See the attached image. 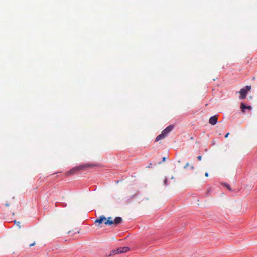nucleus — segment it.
Here are the masks:
<instances>
[{"label": "nucleus", "instance_id": "18", "mask_svg": "<svg viewBox=\"0 0 257 257\" xmlns=\"http://www.w3.org/2000/svg\"><path fill=\"white\" fill-rule=\"evenodd\" d=\"M165 159H166L165 157H163V159H162L163 161H165Z\"/></svg>", "mask_w": 257, "mask_h": 257}, {"label": "nucleus", "instance_id": "8", "mask_svg": "<svg viewBox=\"0 0 257 257\" xmlns=\"http://www.w3.org/2000/svg\"><path fill=\"white\" fill-rule=\"evenodd\" d=\"M247 106L244 104V103H241L240 105V108L243 112H244V110L246 109Z\"/></svg>", "mask_w": 257, "mask_h": 257}, {"label": "nucleus", "instance_id": "12", "mask_svg": "<svg viewBox=\"0 0 257 257\" xmlns=\"http://www.w3.org/2000/svg\"><path fill=\"white\" fill-rule=\"evenodd\" d=\"M189 166V163H187L184 166V168L185 169L187 168V167H188Z\"/></svg>", "mask_w": 257, "mask_h": 257}, {"label": "nucleus", "instance_id": "20", "mask_svg": "<svg viewBox=\"0 0 257 257\" xmlns=\"http://www.w3.org/2000/svg\"><path fill=\"white\" fill-rule=\"evenodd\" d=\"M6 206H9V204H6Z\"/></svg>", "mask_w": 257, "mask_h": 257}, {"label": "nucleus", "instance_id": "3", "mask_svg": "<svg viewBox=\"0 0 257 257\" xmlns=\"http://www.w3.org/2000/svg\"><path fill=\"white\" fill-rule=\"evenodd\" d=\"M251 89L250 86H246L245 88H241L239 92L240 94V99H244L246 98L247 92Z\"/></svg>", "mask_w": 257, "mask_h": 257}, {"label": "nucleus", "instance_id": "13", "mask_svg": "<svg viewBox=\"0 0 257 257\" xmlns=\"http://www.w3.org/2000/svg\"><path fill=\"white\" fill-rule=\"evenodd\" d=\"M197 159H198V160L199 161L201 160L202 156H198L197 157Z\"/></svg>", "mask_w": 257, "mask_h": 257}, {"label": "nucleus", "instance_id": "16", "mask_svg": "<svg viewBox=\"0 0 257 257\" xmlns=\"http://www.w3.org/2000/svg\"><path fill=\"white\" fill-rule=\"evenodd\" d=\"M229 135V133H227L225 135V138H227Z\"/></svg>", "mask_w": 257, "mask_h": 257}, {"label": "nucleus", "instance_id": "5", "mask_svg": "<svg viewBox=\"0 0 257 257\" xmlns=\"http://www.w3.org/2000/svg\"><path fill=\"white\" fill-rule=\"evenodd\" d=\"M130 250L128 247H119L112 251L113 254L122 253L127 252Z\"/></svg>", "mask_w": 257, "mask_h": 257}, {"label": "nucleus", "instance_id": "7", "mask_svg": "<svg viewBox=\"0 0 257 257\" xmlns=\"http://www.w3.org/2000/svg\"><path fill=\"white\" fill-rule=\"evenodd\" d=\"M104 220H106V221H107L106 220V218L105 217H104V216H100L99 218H97L96 220H95V223H98L99 224H101L103 222V221Z\"/></svg>", "mask_w": 257, "mask_h": 257}, {"label": "nucleus", "instance_id": "1", "mask_svg": "<svg viewBox=\"0 0 257 257\" xmlns=\"http://www.w3.org/2000/svg\"><path fill=\"white\" fill-rule=\"evenodd\" d=\"M95 166H96L95 165L92 164V163H87V164L81 165L80 166L73 168L72 169H71L70 170H69V171L67 172V175H70L72 174H74L77 172H79V171H80L82 170H84L88 168L93 167Z\"/></svg>", "mask_w": 257, "mask_h": 257}, {"label": "nucleus", "instance_id": "14", "mask_svg": "<svg viewBox=\"0 0 257 257\" xmlns=\"http://www.w3.org/2000/svg\"><path fill=\"white\" fill-rule=\"evenodd\" d=\"M246 109H248L250 110L252 109V107L251 106H247Z\"/></svg>", "mask_w": 257, "mask_h": 257}, {"label": "nucleus", "instance_id": "10", "mask_svg": "<svg viewBox=\"0 0 257 257\" xmlns=\"http://www.w3.org/2000/svg\"><path fill=\"white\" fill-rule=\"evenodd\" d=\"M35 244H36V243H35V241H34V242H32V243H31L29 245V247H32V246H34V245H35Z\"/></svg>", "mask_w": 257, "mask_h": 257}, {"label": "nucleus", "instance_id": "2", "mask_svg": "<svg viewBox=\"0 0 257 257\" xmlns=\"http://www.w3.org/2000/svg\"><path fill=\"white\" fill-rule=\"evenodd\" d=\"M174 127V125H170L166 128L164 129L161 134L159 135L156 138L155 141H158L160 140H162L165 138L168 134L173 130Z\"/></svg>", "mask_w": 257, "mask_h": 257}, {"label": "nucleus", "instance_id": "6", "mask_svg": "<svg viewBox=\"0 0 257 257\" xmlns=\"http://www.w3.org/2000/svg\"><path fill=\"white\" fill-rule=\"evenodd\" d=\"M209 122L211 124L214 125L217 122V117L216 116L211 117L209 120Z\"/></svg>", "mask_w": 257, "mask_h": 257}, {"label": "nucleus", "instance_id": "19", "mask_svg": "<svg viewBox=\"0 0 257 257\" xmlns=\"http://www.w3.org/2000/svg\"><path fill=\"white\" fill-rule=\"evenodd\" d=\"M191 169H194V167L193 166H191Z\"/></svg>", "mask_w": 257, "mask_h": 257}, {"label": "nucleus", "instance_id": "15", "mask_svg": "<svg viewBox=\"0 0 257 257\" xmlns=\"http://www.w3.org/2000/svg\"><path fill=\"white\" fill-rule=\"evenodd\" d=\"M107 220L113 221V220H112V218H111V217H108Z\"/></svg>", "mask_w": 257, "mask_h": 257}, {"label": "nucleus", "instance_id": "11", "mask_svg": "<svg viewBox=\"0 0 257 257\" xmlns=\"http://www.w3.org/2000/svg\"><path fill=\"white\" fill-rule=\"evenodd\" d=\"M15 223L19 227V228H21L20 222H16V221H15Z\"/></svg>", "mask_w": 257, "mask_h": 257}, {"label": "nucleus", "instance_id": "4", "mask_svg": "<svg viewBox=\"0 0 257 257\" xmlns=\"http://www.w3.org/2000/svg\"><path fill=\"white\" fill-rule=\"evenodd\" d=\"M122 222V219L120 217H116L113 221L107 220L104 222L105 225H112L115 224L117 226L118 224H120Z\"/></svg>", "mask_w": 257, "mask_h": 257}, {"label": "nucleus", "instance_id": "17", "mask_svg": "<svg viewBox=\"0 0 257 257\" xmlns=\"http://www.w3.org/2000/svg\"><path fill=\"white\" fill-rule=\"evenodd\" d=\"M205 177H208V173L207 172L205 173Z\"/></svg>", "mask_w": 257, "mask_h": 257}, {"label": "nucleus", "instance_id": "9", "mask_svg": "<svg viewBox=\"0 0 257 257\" xmlns=\"http://www.w3.org/2000/svg\"><path fill=\"white\" fill-rule=\"evenodd\" d=\"M225 186L230 191L231 190V189L230 187V186L228 184H225Z\"/></svg>", "mask_w": 257, "mask_h": 257}]
</instances>
